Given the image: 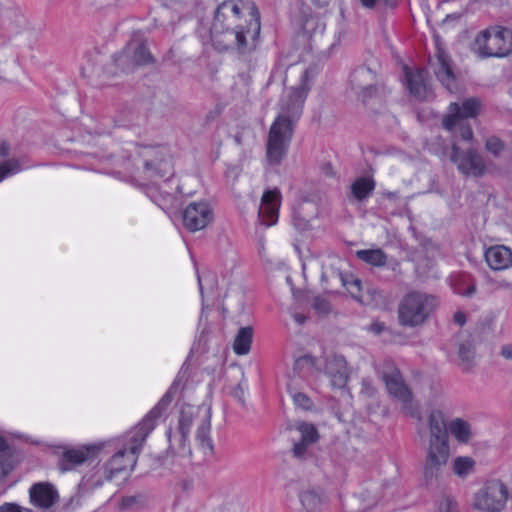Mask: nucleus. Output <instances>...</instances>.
I'll use <instances>...</instances> for the list:
<instances>
[{
  "label": "nucleus",
  "instance_id": "f257e3e1",
  "mask_svg": "<svg viewBox=\"0 0 512 512\" xmlns=\"http://www.w3.org/2000/svg\"><path fill=\"white\" fill-rule=\"evenodd\" d=\"M211 409L205 405H182L170 423L166 436V453L172 457H188L192 454V437L195 450L202 455L213 451L211 431Z\"/></svg>",
  "mask_w": 512,
  "mask_h": 512
},
{
  "label": "nucleus",
  "instance_id": "f03ea898",
  "mask_svg": "<svg viewBox=\"0 0 512 512\" xmlns=\"http://www.w3.org/2000/svg\"><path fill=\"white\" fill-rule=\"evenodd\" d=\"M429 441L423 467L426 485L432 484L442 475L450 458L449 436L446 415L442 410H432L428 416Z\"/></svg>",
  "mask_w": 512,
  "mask_h": 512
},
{
  "label": "nucleus",
  "instance_id": "7ed1b4c3",
  "mask_svg": "<svg viewBox=\"0 0 512 512\" xmlns=\"http://www.w3.org/2000/svg\"><path fill=\"white\" fill-rule=\"evenodd\" d=\"M438 307L437 298L422 291H410L400 300L397 318L401 326L414 328L422 326Z\"/></svg>",
  "mask_w": 512,
  "mask_h": 512
},
{
  "label": "nucleus",
  "instance_id": "20e7f679",
  "mask_svg": "<svg viewBox=\"0 0 512 512\" xmlns=\"http://www.w3.org/2000/svg\"><path fill=\"white\" fill-rule=\"evenodd\" d=\"M250 5L255 4L242 0H227L219 4L215 11L210 35H213L222 45H231L233 41L225 35L226 29L238 26L240 22H251L252 11L248 8Z\"/></svg>",
  "mask_w": 512,
  "mask_h": 512
},
{
  "label": "nucleus",
  "instance_id": "39448f33",
  "mask_svg": "<svg viewBox=\"0 0 512 512\" xmlns=\"http://www.w3.org/2000/svg\"><path fill=\"white\" fill-rule=\"evenodd\" d=\"M379 373L388 394L401 404L403 413L419 418V405L414 401L413 394L405 384L399 369L392 362L386 361Z\"/></svg>",
  "mask_w": 512,
  "mask_h": 512
},
{
  "label": "nucleus",
  "instance_id": "423d86ee",
  "mask_svg": "<svg viewBox=\"0 0 512 512\" xmlns=\"http://www.w3.org/2000/svg\"><path fill=\"white\" fill-rule=\"evenodd\" d=\"M472 49L481 58L508 56L512 53V29L498 26L483 30L475 37Z\"/></svg>",
  "mask_w": 512,
  "mask_h": 512
},
{
  "label": "nucleus",
  "instance_id": "0eeeda50",
  "mask_svg": "<svg viewBox=\"0 0 512 512\" xmlns=\"http://www.w3.org/2000/svg\"><path fill=\"white\" fill-rule=\"evenodd\" d=\"M248 8L252 11L251 22H240L238 26H233L226 29L225 35L233 41L231 45H222L215 40L213 35L211 36L212 45L219 51L237 50L244 52L251 45L254 44L255 40L260 34V13L256 5H250Z\"/></svg>",
  "mask_w": 512,
  "mask_h": 512
},
{
  "label": "nucleus",
  "instance_id": "6e6552de",
  "mask_svg": "<svg viewBox=\"0 0 512 512\" xmlns=\"http://www.w3.org/2000/svg\"><path fill=\"white\" fill-rule=\"evenodd\" d=\"M292 121L278 115L272 123L266 144V161L270 166H278L285 158L293 135Z\"/></svg>",
  "mask_w": 512,
  "mask_h": 512
},
{
  "label": "nucleus",
  "instance_id": "1a4fd4ad",
  "mask_svg": "<svg viewBox=\"0 0 512 512\" xmlns=\"http://www.w3.org/2000/svg\"><path fill=\"white\" fill-rule=\"evenodd\" d=\"M509 499V489L501 480L484 484L474 496L473 507L482 512H501Z\"/></svg>",
  "mask_w": 512,
  "mask_h": 512
},
{
  "label": "nucleus",
  "instance_id": "9d476101",
  "mask_svg": "<svg viewBox=\"0 0 512 512\" xmlns=\"http://www.w3.org/2000/svg\"><path fill=\"white\" fill-rule=\"evenodd\" d=\"M311 75L308 70L302 72L300 83L286 89L280 101V116L297 121L301 115L306 96L310 90Z\"/></svg>",
  "mask_w": 512,
  "mask_h": 512
},
{
  "label": "nucleus",
  "instance_id": "9b49d317",
  "mask_svg": "<svg viewBox=\"0 0 512 512\" xmlns=\"http://www.w3.org/2000/svg\"><path fill=\"white\" fill-rule=\"evenodd\" d=\"M135 464L136 456L133 453L126 449L120 450L108 461L103 473L97 472L93 474L83 484L87 489L97 488L103 484L104 480H112L116 474L132 469Z\"/></svg>",
  "mask_w": 512,
  "mask_h": 512
},
{
  "label": "nucleus",
  "instance_id": "f8f14e48",
  "mask_svg": "<svg viewBox=\"0 0 512 512\" xmlns=\"http://www.w3.org/2000/svg\"><path fill=\"white\" fill-rule=\"evenodd\" d=\"M483 108L482 101L477 97L466 98L459 103H451L448 113L443 117L442 124L447 130H452L464 119L477 117Z\"/></svg>",
  "mask_w": 512,
  "mask_h": 512
},
{
  "label": "nucleus",
  "instance_id": "ddd939ff",
  "mask_svg": "<svg viewBox=\"0 0 512 512\" xmlns=\"http://www.w3.org/2000/svg\"><path fill=\"white\" fill-rule=\"evenodd\" d=\"M450 159L457 165L458 170L466 176L481 177L486 172L483 158L474 149L461 152L460 148L454 144Z\"/></svg>",
  "mask_w": 512,
  "mask_h": 512
},
{
  "label": "nucleus",
  "instance_id": "4468645a",
  "mask_svg": "<svg viewBox=\"0 0 512 512\" xmlns=\"http://www.w3.org/2000/svg\"><path fill=\"white\" fill-rule=\"evenodd\" d=\"M104 447V442H96L67 449L62 454V458L59 462V468L62 471L71 470L75 466L96 458Z\"/></svg>",
  "mask_w": 512,
  "mask_h": 512
},
{
  "label": "nucleus",
  "instance_id": "2eb2a0df",
  "mask_svg": "<svg viewBox=\"0 0 512 512\" xmlns=\"http://www.w3.org/2000/svg\"><path fill=\"white\" fill-rule=\"evenodd\" d=\"M212 218V210L206 202H193L183 212V225L190 232H196L204 229Z\"/></svg>",
  "mask_w": 512,
  "mask_h": 512
},
{
  "label": "nucleus",
  "instance_id": "dca6fc26",
  "mask_svg": "<svg viewBox=\"0 0 512 512\" xmlns=\"http://www.w3.org/2000/svg\"><path fill=\"white\" fill-rule=\"evenodd\" d=\"M24 80L25 75L13 51L0 46V83L21 84Z\"/></svg>",
  "mask_w": 512,
  "mask_h": 512
},
{
  "label": "nucleus",
  "instance_id": "f3484780",
  "mask_svg": "<svg viewBox=\"0 0 512 512\" xmlns=\"http://www.w3.org/2000/svg\"><path fill=\"white\" fill-rule=\"evenodd\" d=\"M281 203V194L277 189L264 192L258 211L261 225L270 227L278 221V212Z\"/></svg>",
  "mask_w": 512,
  "mask_h": 512
},
{
  "label": "nucleus",
  "instance_id": "a211bd4d",
  "mask_svg": "<svg viewBox=\"0 0 512 512\" xmlns=\"http://www.w3.org/2000/svg\"><path fill=\"white\" fill-rule=\"evenodd\" d=\"M325 374L330 379L331 386L342 389L346 386L350 374L347 362L341 355H331L326 359Z\"/></svg>",
  "mask_w": 512,
  "mask_h": 512
},
{
  "label": "nucleus",
  "instance_id": "6ab92c4d",
  "mask_svg": "<svg viewBox=\"0 0 512 512\" xmlns=\"http://www.w3.org/2000/svg\"><path fill=\"white\" fill-rule=\"evenodd\" d=\"M485 261L490 269L501 271L512 266V251L504 245H495L486 249Z\"/></svg>",
  "mask_w": 512,
  "mask_h": 512
},
{
  "label": "nucleus",
  "instance_id": "aec40b11",
  "mask_svg": "<svg viewBox=\"0 0 512 512\" xmlns=\"http://www.w3.org/2000/svg\"><path fill=\"white\" fill-rule=\"evenodd\" d=\"M318 206L312 201L299 203L293 211V224L300 231H307L312 227V221L317 218Z\"/></svg>",
  "mask_w": 512,
  "mask_h": 512
},
{
  "label": "nucleus",
  "instance_id": "412c9836",
  "mask_svg": "<svg viewBox=\"0 0 512 512\" xmlns=\"http://www.w3.org/2000/svg\"><path fill=\"white\" fill-rule=\"evenodd\" d=\"M450 58L444 52H438L435 60V74L443 86L450 92L457 89L456 76L451 67Z\"/></svg>",
  "mask_w": 512,
  "mask_h": 512
},
{
  "label": "nucleus",
  "instance_id": "4be33fe9",
  "mask_svg": "<svg viewBox=\"0 0 512 512\" xmlns=\"http://www.w3.org/2000/svg\"><path fill=\"white\" fill-rule=\"evenodd\" d=\"M374 83L375 75L369 68L357 69L352 74V88L362 96L363 101L374 94Z\"/></svg>",
  "mask_w": 512,
  "mask_h": 512
},
{
  "label": "nucleus",
  "instance_id": "5701e85b",
  "mask_svg": "<svg viewBox=\"0 0 512 512\" xmlns=\"http://www.w3.org/2000/svg\"><path fill=\"white\" fill-rule=\"evenodd\" d=\"M30 500L35 506L48 509L58 500V493L49 483H37L30 488Z\"/></svg>",
  "mask_w": 512,
  "mask_h": 512
},
{
  "label": "nucleus",
  "instance_id": "b1692460",
  "mask_svg": "<svg viewBox=\"0 0 512 512\" xmlns=\"http://www.w3.org/2000/svg\"><path fill=\"white\" fill-rule=\"evenodd\" d=\"M329 278H331L334 283H341L342 286L346 287L351 295L359 302L364 304L369 303V298L365 294L361 293V281L358 278L347 280L339 271H332L329 274L328 271L324 270L321 275L322 282L327 283Z\"/></svg>",
  "mask_w": 512,
  "mask_h": 512
},
{
  "label": "nucleus",
  "instance_id": "393cba45",
  "mask_svg": "<svg viewBox=\"0 0 512 512\" xmlns=\"http://www.w3.org/2000/svg\"><path fill=\"white\" fill-rule=\"evenodd\" d=\"M405 78L407 88L412 96L419 100H424L428 97L427 73L424 70L412 71L405 68Z\"/></svg>",
  "mask_w": 512,
  "mask_h": 512
},
{
  "label": "nucleus",
  "instance_id": "a878e982",
  "mask_svg": "<svg viewBox=\"0 0 512 512\" xmlns=\"http://www.w3.org/2000/svg\"><path fill=\"white\" fill-rule=\"evenodd\" d=\"M153 429V424L149 418H146L142 423H140L134 431V435L131 438V446L128 451L133 453L134 456L140 450L142 444L146 440L147 436Z\"/></svg>",
  "mask_w": 512,
  "mask_h": 512
},
{
  "label": "nucleus",
  "instance_id": "bb28decb",
  "mask_svg": "<svg viewBox=\"0 0 512 512\" xmlns=\"http://www.w3.org/2000/svg\"><path fill=\"white\" fill-rule=\"evenodd\" d=\"M253 338V329L250 326L242 327L233 343V350L237 355H246L249 353Z\"/></svg>",
  "mask_w": 512,
  "mask_h": 512
},
{
  "label": "nucleus",
  "instance_id": "cd10ccee",
  "mask_svg": "<svg viewBox=\"0 0 512 512\" xmlns=\"http://www.w3.org/2000/svg\"><path fill=\"white\" fill-rule=\"evenodd\" d=\"M449 431L460 443H467L473 435L470 423L461 418L451 421Z\"/></svg>",
  "mask_w": 512,
  "mask_h": 512
},
{
  "label": "nucleus",
  "instance_id": "c85d7f7f",
  "mask_svg": "<svg viewBox=\"0 0 512 512\" xmlns=\"http://www.w3.org/2000/svg\"><path fill=\"white\" fill-rule=\"evenodd\" d=\"M356 255L363 262L375 267H384L388 259L384 251L379 248L359 250Z\"/></svg>",
  "mask_w": 512,
  "mask_h": 512
},
{
  "label": "nucleus",
  "instance_id": "c756f323",
  "mask_svg": "<svg viewBox=\"0 0 512 512\" xmlns=\"http://www.w3.org/2000/svg\"><path fill=\"white\" fill-rule=\"evenodd\" d=\"M475 460L469 456H458L452 461V471L459 478H466L475 470Z\"/></svg>",
  "mask_w": 512,
  "mask_h": 512
},
{
  "label": "nucleus",
  "instance_id": "7c9ffc66",
  "mask_svg": "<svg viewBox=\"0 0 512 512\" xmlns=\"http://www.w3.org/2000/svg\"><path fill=\"white\" fill-rule=\"evenodd\" d=\"M130 51L133 52V61L138 66L147 65L153 58L146 44L139 40L130 41Z\"/></svg>",
  "mask_w": 512,
  "mask_h": 512
},
{
  "label": "nucleus",
  "instance_id": "2f4dec72",
  "mask_svg": "<svg viewBox=\"0 0 512 512\" xmlns=\"http://www.w3.org/2000/svg\"><path fill=\"white\" fill-rule=\"evenodd\" d=\"M374 188H375V182L372 178L361 177V178H358L351 185V192L357 200L362 201L371 194V192L374 190Z\"/></svg>",
  "mask_w": 512,
  "mask_h": 512
},
{
  "label": "nucleus",
  "instance_id": "473e14b6",
  "mask_svg": "<svg viewBox=\"0 0 512 512\" xmlns=\"http://www.w3.org/2000/svg\"><path fill=\"white\" fill-rule=\"evenodd\" d=\"M114 62L124 72L132 71L137 67L136 63L133 61V52L130 51V42L122 51L115 54Z\"/></svg>",
  "mask_w": 512,
  "mask_h": 512
},
{
  "label": "nucleus",
  "instance_id": "72a5a7b5",
  "mask_svg": "<svg viewBox=\"0 0 512 512\" xmlns=\"http://www.w3.org/2000/svg\"><path fill=\"white\" fill-rule=\"evenodd\" d=\"M187 383V374L185 371H180L175 380L173 381L171 387L169 388L168 392L164 395L160 403L168 404L172 401L174 396H176L178 393L182 392L185 388V385Z\"/></svg>",
  "mask_w": 512,
  "mask_h": 512
},
{
  "label": "nucleus",
  "instance_id": "f704fd0d",
  "mask_svg": "<svg viewBox=\"0 0 512 512\" xmlns=\"http://www.w3.org/2000/svg\"><path fill=\"white\" fill-rule=\"evenodd\" d=\"M295 429L300 433V441L313 444L318 441L319 434L313 424L300 422L295 425Z\"/></svg>",
  "mask_w": 512,
  "mask_h": 512
},
{
  "label": "nucleus",
  "instance_id": "c9c22d12",
  "mask_svg": "<svg viewBox=\"0 0 512 512\" xmlns=\"http://www.w3.org/2000/svg\"><path fill=\"white\" fill-rule=\"evenodd\" d=\"M458 355L465 369H469L475 358L474 343L471 340L461 342L459 344Z\"/></svg>",
  "mask_w": 512,
  "mask_h": 512
},
{
  "label": "nucleus",
  "instance_id": "e433bc0d",
  "mask_svg": "<svg viewBox=\"0 0 512 512\" xmlns=\"http://www.w3.org/2000/svg\"><path fill=\"white\" fill-rule=\"evenodd\" d=\"M324 28V23L316 16H307L303 19L302 29L308 35L322 33Z\"/></svg>",
  "mask_w": 512,
  "mask_h": 512
},
{
  "label": "nucleus",
  "instance_id": "4c0bfd02",
  "mask_svg": "<svg viewBox=\"0 0 512 512\" xmlns=\"http://www.w3.org/2000/svg\"><path fill=\"white\" fill-rule=\"evenodd\" d=\"M315 368V361L309 355H304L296 359L294 363V371L298 374L306 373L309 374L313 372Z\"/></svg>",
  "mask_w": 512,
  "mask_h": 512
},
{
  "label": "nucleus",
  "instance_id": "58836bf2",
  "mask_svg": "<svg viewBox=\"0 0 512 512\" xmlns=\"http://www.w3.org/2000/svg\"><path fill=\"white\" fill-rule=\"evenodd\" d=\"M20 170V163L16 159H10L0 165V182L7 176Z\"/></svg>",
  "mask_w": 512,
  "mask_h": 512
},
{
  "label": "nucleus",
  "instance_id": "ea45409f",
  "mask_svg": "<svg viewBox=\"0 0 512 512\" xmlns=\"http://www.w3.org/2000/svg\"><path fill=\"white\" fill-rule=\"evenodd\" d=\"M504 147L503 141L495 136L489 137L485 142L486 150L495 156H498L504 150Z\"/></svg>",
  "mask_w": 512,
  "mask_h": 512
},
{
  "label": "nucleus",
  "instance_id": "a19ab883",
  "mask_svg": "<svg viewBox=\"0 0 512 512\" xmlns=\"http://www.w3.org/2000/svg\"><path fill=\"white\" fill-rule=\"evenodd\" d=\"M13 469L11 455L8 452L0 456V481L3 480Z\"/></svg>",
  "mask_w": 512,
  "mask_h": 512
},
{
  "label": "nucleus",
  "instance_id": "79ce46f5",
  "mask_svg": "<svg viewBox=\"0 0 512 512\" xmlns=\"http://www.w3.org/2000/svg\"><path fill=\"white\" fill-rule=\"evenodd\" d=\"M100 61L98 59H88L86 64L82 66V74L91 78L99 74Z\"/></svg>",
  "mask_w": 512,
  "mask_h": 512
},
{
  "label": "nucleus",
  "instance_id": "37998d69",
  "mask_svg": "<svg viewBox=\"0 0 512 512\" xmlns=\"http://www.w3.org/2000/svg\"><path fill=\"white\" fill-rule=\"evenodd\" d=\"M292 398L294 404L301 409L310 410L313 407L312 400L306 394L294 392L292 393Z\"/></svg>",
  "mask_w": 512,
  "mask_h": 512
},
{
  "label": "nucleus",
  "instance_id": "c03bdc74",
  "mask_svg": "<svg viewBox=\"0 0 512 512\" xmlns=\"http://www.w3.org/2000/svg\"><path fill=\"white\" fill-rule=\"evenodd\" d=\"M439 512H458L457 502L451 496H444L439 502Z\"/></svg>",
  "mask_w": 512,
  "mask_h": 512
},
{
  "label": "nucleus",
  "instance_id": "a18cd8bd",
  "mask_svg": "<svg viewBox=\"0 0 512 512\" xmlns=\"http://www.w3.org/2000/svg\"><path fill=\"white\" fill-rule=\"evenodd\" d=\"M313 308L320 315H327L331 310L329 302L320 297L314 299Z\"/></svg>",
  "mask_w": 512,
  "mask_h": 512
},
{
  "label": "nucleus",
  "instance_id": "49530a36",
  "mask_svg": "<svg viewBox=\"0 0 512 512\" xmlns=\"http://www.w3.org/2000/svg\"><path fill=\"white\" fill-rule=\"evenodd\" d=\"M168 165H169L168 162H161L157 165L153 162H146L145 169L149 172L156 174V175L163 176L167 170Z\"/></svg>",
  "mask_w": 512,
  "mask_h": 512
},
{
  "label": "nucleus",
  "instance_id": "de8ad7c7",
  "mask_svg": "<svg viewBox=\"0 0 512 512\" xmlns=\"http://www.w3.org/2000/svg\"><path fill=\"white\" fill-rule=\"evenodd\" d=\"M308 446H310V444L300 440L297 441L292 448L293 456L297 459H303L306 455Z\"/></svg>",
  "mask_w": 512,
  "mask_h": 512
},
{
  "label": "nucleus",
  "instance_id": "09e8293b",
  "mask_svg": "<svg viewBox=\"0 0 512 512\" xmlns=\"http://www.w3.org/2000/svg\"><path fill=\"white\" fill-rule=\"evenodd\" d=\"M138 500V496H126L121 499L119 506L121 509H131L138 503Z\"/></svg>",
  "mask_w": 512,
  "mask_h": 512
},
{
  "label": "nucleus",
  "instance_id": "8fccbe9b",
  "mask_svg": "<svg viewBox=\"0 0 512 512\" xmlns=\"http://www.w3.org/2000/svg\"><path fill=\"white\" fill-rule=\"evenodd\" d=\"M244 394L245 390L242 386V383L240 382L232 391V395L242 404H244Z\"/></svg>",
  "mask_w": 512,
  "mask_h": 512
},
{
  "label": "nucleus",
  "instance_id": "3c124183",
  "mask_svg": "<svg viewBox=\"0 0 512 512\" xmlns=\"http://www.w3.org/2000/svg\"><path fill=\"white\" fill-rule=\"evenodd\" d=\"M499 354L506 360H512V344L502 345Z\"/></svg>",
  "mask_w": 512,
  "mask_h": 512
},
{
  "label": "nucleus",
  "instance_id": "603ef678",
  "mask_svg": "<svg viewBox=\"0 0 512 512\" xmlns=\"http://www.w3.org/2000/svg\"><path fill=\"white\" fill-rule=\"evenodd\" d=\"M0 512H22V508L15 503H5L0 506Z\"/></svg>",
  "mask_w": 512,
  "mask_h": 512
},
{
  "label": "nucleus",
  "instance_id": "864d4df0",
  "mask_svg": "<svg viewBox=\"0 0 512 512\" xmlns=\"http://www.w3.org/2000/svg\"><path fill=\"white\" fill-rule=\"evenodd\" d=\"M454 322L460 326L466 323V315L462 311H457L453 316Z\"/></svg>",
  "mask_w": 512,
  "mask_h": 512
},
{
  "label": "nucleus",
  "instance_id": "5fc2aeb1",
  "mask_svg": "<svg viewBox=\"0 0 512 512\" xmlns=\"http://www.w3.org/2000/svg\"><path fill=\"white\" fill-rule=\"evenodd\" d=\"M461 137L464 140L471 141L473 139V131L467 126L461 129Z\"/></svg>",
  "mask_w": 512,
  "mask_h": 512
},
{
  "label": "nucleus",
  "instance_id": "6e6d98bb",
  "mask_svg": "<svg viewBox=\"0 0 512 512\" xmlns=\"http://www.w3.org/2000/svg\"><path fill=\"white\" fill-rule=\"evenodd\" d=\"M384 324L380 322H375L370 325V331L375 334H380L384 330Z\"/></svg>",
  "mask_w": 512,
  "mask_h": 512
},
{
  "label": "nucleus",
  "instance_id": "4d7b16f0",
  "mask_svg": "<svg viewBox=\"0 0 512 512\" xmlns=\"http://www.w3.org/2000/svg\"><path fill=\"white\" fill-rule=\"evenodd\" d=\"M8 452V444L4 437L0 436V456Z\"/></svg>",
  "mask_w": 512,
  "mask_h": 512
},
{
  "label": "nucleus",
  "instance_id": "13d9d810",
  "mask_svg": "<svg viewBox=\"0 0 512 512\" xmlns=\"http://www.w3.org/2000/svg\"><path fill=\"white\" fill-rule=\"evenodd\" d=\"M378 0H360L361 4L366 8H373Z\"/></svg>",
  "mask_w": 512,
  "mask_h": 512
},
{
  "label": "nucleus",
  "instance_id": "bf43d9fd",
  "mask_svg": "<svg viewBox=\"0 0 512 512\" xmlns=\"http://www.w3.org/2000/svg\"><path fill=\"white\" fill-rule=\"evenodd\" d=\"M294 320L299 324H304L306 321V317L303 314L295 313L293 314Z\"/></svg>",
  "mask_w": 512,
  "mask_h": 512
},
{
  "label": "nucleus",
  "instance_id": "052dcab7",
  "mask_svg": "<svg viewBox=\"0 0 512 512\" xmlns=\"http://www.w3.org/2000/svg\"><path fill=\"white\" fill-rule=\"evenodd\" d=\"M205 281H206V282H208V283H210L211 285H212V284H215V283H216V277H215L214 275H210V274H209V275H207V276L205 277Z\"/></svg>",
  "mask_w": 512,
  "mask_h": 512
},
{
  "label": "nucleus",
  "instance_id": "680f3d73",
  "mask_svg": "<svg viewBox=\"0 0 512 512\" xmlns=\"http://www.w3.org/2000/svg\"><path fill=\"white\" fill-rule=\"evenodd\" d=\"M318 7H323L327 4V0H311Z\"/></svg>",
  "mask_w": 512,
  "mask_h": 512
},
{
  "label": "nucleus",
  "instance_id": "e2e57ef3",
  "mask_svg": "<svg viewBox=\"0 0 512 512\" xmlns=\"http://www.w3.org/2000/svg\"><path fill=\"white\" fill-rule=\"evenodd\" d=\"M475 291H476L475 286H471V287H469V288L467 289V291L464 293V295H466V296H470V295H472L473 293H475Z\"/></svg>",
  "mask_w": 512,
  "mask_h": 512
},
{
  "label": "nucleus",
  "instance_id": "0e129e2a",
  "mask_svg": "<svg viewBox=\"0 0 512 512\" xmlns=\"http://www.w3.org/2000/svg\"><path fill=\"white\" fill-rule=\"evenodd\" d=\"M458 15H447V17L444 19V22L449 21L450 19H458Z\"/></svg>",
  "mask_w": 512,
  "mask_h": 512
},
{
  "label": "nucleus",
  "instance_id": "69168bd1",
  "mask_svg": "<svg viewBox=\"0 0 512 512\" xmlns=\"http://www.w3.org/2000/svg\"><path fill=\"white\" fill-rule=\"evenodd\" d=\"M235 141L237 142L238 145H241L242 137L239 134L235 135Z\"/></svg>",
  "mask_w": 512,
  "mask_h": 512
},
{
  "label": "nucleus",
  "instance_id": "338daca9",
  "mask_svg": "<svg viewBox=\"0 0 512 512\" xmlns=\"http://www.w3.org/2000/svg\"><path fill=\"white\" fill-rule=\"evenodd\" d=\"M5 7V0H0V13L3 11Z\"/></svg>",
  "mask_w": 512,
  "mask_h": 512
},
{
  "label": "nucleus",
  "instance_id": "774afa93",
  "mask_svg": "<svg viewBox=\"0 0 512 512\" xmlns=\"http://www.w3.org/2000/svg\"><path fill=\"white\" fill-rule=\"evenodd\" d=\"M509 94L512 97V78H511L510 87H509Z\"/></svg>",
  "mask_w": 512,
  "mask_h": 512
}]
</instances>
